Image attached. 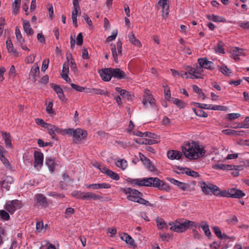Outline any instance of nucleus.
Wrapping results in <instances>:
<instances>
[{
    "label": "nucleus",
    "instance_id": "5fc2aeb1",
    "mask_svg": "<svg viewBox=\"0 0 249 249\" xmlns=\"http://www.w3.org/2000/svg\"><path fill=\"white\" fill-rule=\"evenodd\" d=\"M50 126H53V124H49L48 127L46 128L47 129L49 134L52 137L53 139H54L55 137L54 130L53 127H50Z\"/></svg>",
    "mask_w": 249,
    "mask_h": 249
},
{
    "label": "nucleus",
    "instance_id": "69168bd1",
    "mask_svg": "<svg viewBox=\"0 0 249 249\" xmlns=\"http://www.w3.org/2000/svg\"><path fill=\"white\" fill-rule=\"evenodd\" d=\"M83 43V36L81 33H79L76 37V44L78 46H81Z\"/></svg>",
    "mask_w": 249,
    "mask_h": 249
},
{
    "label": "nucleus",
    "instance_id": "49530a36",
    "mask_svg": "<svg viewBox=\"0 0 249 249\" xmlns=\"http://www.w3.org/2000/svg\"><path fill=\"white\" fill-rule=\"evenodd\" d=\"M142 141L143 142L142 143V144H148L152 145L158 143V141L157 140H153V139H143L142 138Z\"/></svg>",
    "mask_w": 249,
    "mask_h": 249
},
{
    "label": "nucleus",
    "instance_id": "58836bf2",
    "mask_svg": "<svg viewBox=\"0 0 249 249\" xmlns=\"http://www.w3.org/2000/svg\"><path fill=\"white\" fill-rule=\"evenodd\" d=\"M231 166L229 164H217L214 166V168L217 169H221L223 170H231V168H230Z\"/></svg>",
    "mask_w": 249,
    "mask_h": 249
},
{
    "label": "nucleus",
    "instance_id": "4be33fe9",
    "mask_svg": "<svg viewBox=\"0 0 249 249\" xmlns=\"http://www.w3.org/2000/svg\"><path fill=\"white\" fill-rule=\"evenodd\" d=\"M82 199L89 200L91 199L93 200H100L103 198V197L101 196H99L92 193H85L84 196H82Z\"/></svg>",
    "mask_w": 249,
    "mask_h": 249
},
{
    "label": "nucleus",
    "instance_id": "423d86ee",
    "mask_svg": "<svg viewBox=\"0 0 249 249\" xmlns=\"http://www.w3.org/2000/svg\"><path fill=\"white\" fill-rule=\"evenodd\" d=\"M117 49L118 51V53L116 52V45L113 43H111L110 44L111 46V51L112 54V56L113 57L114 61L115 63L118 62V54L119 55H122V44L121 41L119 40L117 43Z\"/></svg>",
    "mask_w": 249,
    "mask_h": 249
},
{
    "label": "nucleus",
    "instance_id": "ddd939ff",
    "mask_svg": "<svg viewBox=\"0 0 249 249\" xmlns=\"http://www.w3.org/2000/svg\"><path fill=\"white\" fill-rule=\"evenodd\" d=\"M102 79L104 81H109L111 78L110 68H105L98 71Z\"/></svg>",
    "mask_w": 249,
    "mask_h": 249
},
{
    "label": "nucleus",
    "instance_id": "a211bd4d",
    "mask_svg": "<svg viewBox=\"0 0 249 249\" xmlns=\"http://www.w3.org/2000/svg\"><path fill=\"white\" fill-rule=\"evenodd\" d=\"M231 197L235 198H241L246 196L245 193L242 190L236 188H230Z\"/></svg>",
    "mask_w": 249,
    "mask_h": 249
},
{
    "label": "nucleus",
    "instance_id": "f03ea898",
    "mask_svg": "<svg viewBox=\"0 0 249 249\" xmlns=\"http://www.w3.org/2000/svg\"><path fill=\"white\" fill-rule=\"evenodd\" d=\"M197 228V223L188 220L178 225H174L171 227L170 230L178 232H182L187 230L189 227Z\"/></svg>",
    "mask_w": 249,
    "mask_h": 249
},
{
    "label": "nucleus",
    "instance_id": "c85d7f7f",
    "mask_svg": "<svg viewBox=\"0 0 249 249\" xmlns=\"http://www.w3.org/2000/svg\"><path fill=\"white\" fill-rule=\"evenodd\" d=\"M204 223L203 225H199L197 224V227H201L205 233V235L208 237L211 236V232L209 229V225L206 222H203Z\"/></svg>",
    "mask_w": 249,
    "mask_h": 249
},
{
    "label": "nucleus",
    "instance_id": "ea45409f",
    "mask_svg": "<svg viewBox=\"0 0 249 249\" xmlns=\"http://www.w3.org/2000/svg\"><path fill=\"white\" fill-rule=\"evenodd\" d=\"M21 0H15L13 4V13L17 14L20 8Z\"/></svg>",
    "mask_w": 249,
    "mask_h": 249
},
{
    "label": "nucleus",
    "instance_id": "37998d69",
    "mask_svg": "<svg viewBox=\"0 0 249 249\" xmlns=\"http://www.w3.org/2000/svg\"><path fill=\"white\" fill-rule=\"evenodd\" d=\"M157 223V226H158L159 229H162L164 228L165 227L167 228V226L166 225L165 222L162 218H157L156 220Z\"/></svg>",
    "mask_w": 249,
    "mask_h": 249
},
{
    "label": "nucleus",
    "instance_id": "0e129e2a",
    "mask_svg": "<svg viewBox=\"0 0 249 249\" xmlns=\"http://www.w3.org/2000/svg\"><path fill=\"white\" fill-rule=\"evenodd\" d=\"M213 232H214L215 234L216 235V236L218 238H219L220 237L222 236V233L221 230H220V229L218 227H217V226L213 227Z\"/></svg>",
    "mask_w": 249,
    "mask_h": 249
},
{
    "label": "nucleus",
    "instance_id": "6e6552de",
    "mask_svg": "<svg viewBox=\"0 0 249 249\" xmlns=\"http://www.w3.org/2000/svg\"><path fill=\"white\" fill-rule=\"evenodd\" d=\"M110 68L111 76L118 79H125L126 75L125 72L119 68Z\"/></svg>",
    "mask_w": 249,
    "mask_h": 249
},
{
    "label": "nucleus",
    "instance_id": "2eb2a0df",
    "mask_svg": "<svg viewBox=\"0 0 249 249\" xmlns=\"http://www.w3.org/2000/svg\"><path fill=\"white\" fill-rule=\"evenodd\" d=\"M88 136L87 131L81 128L75 129L73 137L77 141L85 139Z\"/></svg>",
    "mask_w": 249,
    "mask_h": 249
},
{
    "label": "nucleus",
    "instance_id": "a18cd8bd",
    "mask_svg": "<svg viewBox=\"0 0 249 249\" xmlns=\"http://www.w3.org/2000/svg\"><path fill=\"white\" fill-rule=\"evenodd\" d=\"M185 173L188 176L194 178H197L199 176V174L198 172L191 170L188 168H186V171Z\"/></svg>",
    "mask_w": 249,
    "mask_h": 249
},
{
    "label": "nucleus",
    "instance_id": "2f4dec72",
    "mask_svg": "<svg viewBox=\"0 0 249 249\" xmlns=\"http://www.w3.org/2000/svg\"><path fill=\"white\" fill-rule=\"evenodd\" d=\"M188 71H187L188 74L190 75V77L189 78L191 79H198L201 78V76L196 75L195 74V68H192L191 67L188 66Z\"/></svg>",
    "mask_w": 249,
    "mask_h": 249
},
{
    "label": "nucleus",
    "instance_id": "8fccbe9b",
    "mask_svg": "<svg viewBox=\"0 0 249 249\" xmlns=\"http://www.w3.org/2000/svg\"><path fill=\"white\" fill-rule=\"evenodd\" d=\"M193 90L196 93L201 94L202 97V99L204 100L205 98V94L202 92V89L199 88L196 85H193Z\"/></svg>",
    "mask_w": 249,
    "mask_h": 249
},
{
    "label": "nucleus",
    "instance_id": "c756f323",
    "mask_svg": "<svg viewBox=\"0 0 249 249\" xmlns=\"http://www.w3.org/2000/svg\"><path fill=\"white\" fill-rule=\"evenodd\" d=\"M15 34L18 42L19 45L23 44L25 42L24 38L22 37L19 29L18 27H16L15 30Z\"/></svg>",
    "mask_w": 249,
    "mask_h": 249
},
{
    "label": "nucleus",
    "instance_id": "79ce46f5",
    "mask_svg": "<svg viewBox=\"0 0 249 249\" xmlns=\"http://www.w3.org/2000/svg\"><path fill=\"white\" fill-rule=\"evenodd\" d=\"M171 71L172 72V75L174 76L176 75H178L179 76H181L183 78L186 77V78H188L189 77L188 76V72H184L183 73H180L178 71H177L174 69H171Z\"/></svg>",
    "mask_w": 249,
    "mask_h": 249
},
{
    "label": "nucleus",
    "instance_id": "cd10ccee",
    "mask_svg": "<svg viewBox=\"0 0 249 249\" xmlns=\"http://www.w3.org/2000/svg\"><path fill=\"white\" fill-rule=\"evenodd\" d=\"M207 17L208 19L213 20L214 22H226V21L224 18L215 15H212V16L208 15Z\"/></svg>",
    "mask_w": 249,
    "mask_h": 249
},
{
    "label": "nucleus",
    "instance_id": "13d9d810",
    "mask_svg": "<svg viewBox=\"0 0 249 249\" xmlns=\"http://www.w3.org/2000/svg\"><path fill=\"white\" fill-rule=\"evenodd\" d=\"M233 55L238 56L242 54L243 50L239 47H235L233 50Z\"/></svg>",
    "mask_w": 249,
    "mask_h": 249
},
{
    "label": "nucleus",
    "instance_id": "7c9ffc66",
    "mask_svg": "<svg viewBox=\"0 0 249 249\" xmlns=\"http://www.w3.org/2000/svg\"><path fill=\"white\" fill-rule=\"evenodd\" d=\"M128 38L130 42L134 45L137 47L141 46L140 41L136 38L135 35L132 33L128 36Z\"/></svg>",
    "mask_w": 249,
    "mask_h": 249
},
{
    "label": "nucleus",
    "instance_id": "0eeeda50",
    "mask_svg": "<svg viewBox=\"0 0 249 249\" xmlns=\"http://www.w3.org/2000/svg\"><path fill=\"white\" fill-rule=\"evenodd\" d=\"M166 179L171 183L177 186L178 188L181 189L183 191H192V189L190 188V185L188 183H185L182 182H180L173 178L170 177L166 178Z\"/></svg>",
    "mask_w": 249,
    "mask_h": 249
},
{
    "label": "nucleus",
    "instance_id": "09e8293b",
    "mask_svg": "<svg viewBox=\"0 0 249 249\" xmlns=\"http://www.w3.org/2000/svg\"><path fill=\"white\" fill-rule=\"evenodd\" d=\"M193 104L197 106L200 109H211L212 105H207L204 104H200L199 103H193Z\"/></svg>",
    "mask_w": 249,
    "mask_h": 249
},
{
    "label": "nucleus",
    "instance_id": "4d7b16f0",
    "mask_svg": "<svg viewBox=\"0 0 249 249\" xmlns=\"http://www.w3.org/2000/svg\"><path fill=\"white\" fill-rule=\"evenodd\" d=\"M71 86L73 89H75V90H76L77 91L82 92L85 89L84 87H81L80 86H79L78 85H76V84H75L73 83L71 84Z\"/></svg>",
    "mask_w": 249,
    "mask_h": 249
},
{
    "label": "nucleus",
    "instance_id": "72a5a7b5",
    "mask_svg": "<svg viewBox=\"0 0 249 249\" xmlns=\"http://www.w3.org/2000/svg\"><path fill=\"white\" fill-rule=\"evenodd\" d=\"M90 92L96 94L104 95L107 96H108L109 94V92L108 91H105L100 89H92Z\"/></svg>",
    "mask_w": 249,
    "mask_h": 249
},
{
    "label": "nucleus",
    "instance_id": "bb28decb",
    "mask_svg": "<svg viewBox=\"0 0 249 249\" xmlns=\"http://www.w3.org/2000/svg\"><path fill=\"white\" fill-rule=\"evenodd\" d=\"M46 164L48 167L49 170L53 172L54 170V160L51 157H47L46 158Z\"/></svg>",
    "mask_w": 249,
    "mask_h": 249
},
{
    "label": "nucleus",
    "instance_id": "e2e57ef3",
    "mask_svg": "<svg viewBox=\"0 0 249 249\" xmlns=\"http://www.w3.org/2000/svg\"><path fill=\"white\" fill-rule=\"evenodd\" d=\"M51 88L53 89L54 90V91L56 92V94L60 92L62 90V88L60 87V86L58 85H56L53 83L51 84Z\"/></svg>",
    "mask_w": 249,
    "mask_h": 249
},
{
    "label": "nucleus",
    "instance_id": "f257e3e1",
    "mask_svg": "<svg viewBox=\"0 0 249 249\" xmlns=\"http://www.w3.org/2000/svg\"><path fill=\"white\" fill-rule=\"evenodd\" d=\"M182 151L185 157L190 160H196L204 156L205 151L200 147L198 142L193 141L182 146Z\"/></svg>",
    "mask_w": 249,
    "mask_h": 249
},
{
    "label": "nucleus",
    "instance_id": "bf43d9fd",
    "mask_svg": "<svg viewBox=\"0 0 249 249\" xmlns=\"http://www.w3.org/2000/svg\"><path fill=\"white\" fill-rule=\"evenodd\" d=\"M215 51L216 52L220 53H225L224 49L223 47V45H222V42L220 41L218 43L217 46L215 49Z\"/></svg>",
    "mask_w": 249,
    "mask_h": 249
},
{
    "label": "nucleus",
    "instance_id": "7ed1b4c3",
    "mask_svg": "<svg viewBox=\"0 0 249 249\" xmlns=\"http://www.w3.org/2000/svg\"><path fill=\"white\" fill-rule=\"evenodd\" d=\"M22 207L21 201L18 199L9 200L4 205V209L10 214H12L17 209H19Z\"/></svg>",
    "mask_w": 249,
    "mask_h": 249
},
{
    "label": "nucleus",
    "instance_id": "473e14b6",
    "mask_svg": "<svg viewBox=\"0 0 249 249\" xmlns=\"http://www.w3.org/2000/svg\"><path fill=\"white\" fill-rule=\"evenodd\" d=\"M172 101L173 104L176 105L179 108H183L186 105V104L182 101L178 99L173 98Z\"/></svg>",
    "mask_w": 249,
    "mask_h": 249
},
{
    "label": "nucleus",
    "instance_id": "e433bc0d",
    "mask_svg": "<svg viewBox=\"0 0 249 249\" xmlns=\"http://www.w3.org/2000/svg\"><path fill=\"white\" fill-rule=\"evenodd\" d=\"M193 110L196 115L197 116L204 118L208 117V114L200 109H196V108H193Z\"/></svg>",
    "mask_w": 249,
    "mask_h": 249
},
{
    "label": "nucleus",
    "instance_id": "aec40b11",
    "mask_svg": "<svg viewBox=\"0 0 249 249\" xmlns=\"http://www.w3.org/2000/svg\"><path fill=\"white\" fill-rule=\"evenodd\" d=\"M167 156L171 160H179L182 157V153L178 151L169 150L167 153Z\"/></svg>",
    "mask_w": 249,
    "mask_h": 249
},
{
    "label": "nucleus",
    "instance_id": "b1692460",
    "mask_svg": "<svg viewBox=\"0 0 249 249\" xmlns=\"http://www.w3.org/2000/svg\"><path fill=\"white\" fill-rule=\"evenodd\" d=\"M89 188H92L93 189H98L99 188L107 189L111 187V185L108 183H103L98 184H91L87 187Z\"/></svg>",
    "mask_w": 249,
    "mask_h": 249
},
{
    "label": "nucleus",
    "instance_id": "c9c22d12",
    "mask_svg": "<svg viewBox=\"0 0 249 249\" xmlns=\"http://www.w3.org/2000/svg\"><path fill=\"white\" fill-rule=\"evenodd\" d=\"M116 165L119 168H122V169H125L127 166V162L126 160L124 159L118 160L117 162H116Z\"/></svg>",
    "mask_w": 249,
    "mask_h": 249
},
{
    "label": "nucleus",
    "instance_id": "f8f14e48",
    "mask_svg": "<svg viewBox=\"0 0 249 249\" xmlns=\"http://www.w3.org/2000/svg\"><path fill=\"white\" fill-rule=\"evenodd\" d=\"M39 68L37 64L34 65L30 70V72L29 73V77L30 78L32 79V80L35 82L36 81V79L39 76Z\"/></svg>",
    "mask_w": 249,
    "mask_h": 249
},
{
    "label": "nucleus",
    "instance_id": "6ab92c4d",
    "mask_svg": "<svg viewBox=\"0 0 249 249\" xmlns=\"http://www.w3.org/2000/svg\"><path fill=\"white\" fill-rule=\"evenodd\" d=\"M6 45L8 53H11L15 56H18L19 55L18 52L14 49L13 43L10 37L7 38L6 41Z\"/></svg>",
    "mask_w": 249,
    "mask_h": 249
},
{
    "label": "nucleus",
    "instance_id": "20e7f679",
    "mask_svg": "<svg viewBox=\"0 0 249 249\" xmlns=\"http://www.w3.org/2000/svg\"><path fill=\"white\" fill-rule=\"evenodd\" d=\"M122 191L125 194H128L126 197L130 201L135 202L140 196H143V194L137 190L131 188H124Z\"/></svg>",
    "mask_w": 249,
    "mask_h": 249
},
{
    "label": "nucleus",
    "instance_id": "a878e982",
    "mask_svg": "<svg viewBox=\"0 0 249 249\" xmlns=\"http://www.w3.org/2000/svg\"><path fill=\"white\" fill-rule=\"evenodd\" d=\"M23 27L24 32L29 35H32L34 34V30L31 27L29 21L23 20Z\"/></svg>",
    "mask_w": 249,
    "mask_h": 249
},
{
    "label": "nucleus",
    "instance_id": "a19ab883",
    "mask_svg": "<svg viewBox=\"0 0 249 249\" xmlns=\"http://www.w3.org/2000/svg\"><path fill=\"white\" fill-rule=\"evenodd\" d=\"M211 192H212V193L215 196H220V192L221 190L216 185H214L213 184L212 185H211Z\"/></svg>",
    "mask_w": 249,
    "mask_h": 249
},
{
    "label": "nucleus",
    "instance_id": "de8ad7c7",
    "mask_svg": "<svg viewBox=\"0 0 249 249\" xmlns=\"http://www.w3.org/2000/svg\"><path fill=\"white\" fill-rule=\"evenodd\" d=\"M0 218L4 220H8L10 219V215L6 211L0 210Z\"/></svg>",
    "mask_w": 249,
    "mask_h": 249
},
{
    "label": "nucleus",
    "instance_id": "3c124183",
    "mask_svg": "<svg viewBox=\"0 0 249 249\" xmlns=\"http://www.w3.org/2000/svg\"><path fill=\"white\" fill-rule=\"evenodd\" d=\"M35 122L37 125H41L42 127L45 128L47 127L49 124L45 123L43 120L39 118L36 119Z\"/></svg>",
    "mask_w": 249,
    "mask_h": 249
},
{
    "label": "nucleus",
    "instance_id": "5701e85b",
    "mask_svg": "<svg viewBox=\"0 0 249 249\" xmlns=\"http://www.w3.org/2000/svg\"><path fill=\"white\" fill-rule=\"evenodd\" d=\"M200 183L202 192L205 195H209L210 194V191H211V185H212L213 184L209 183L208 184H207L204 181H202Z\"/></svg>",
    "mask_w": 249,
    "mask_h": 249
},
{
    "label": "nucleus",
    "instance_id": "4468645a",
    "mask_svg": "<svg viewBox=\"0 0 249 249\" xmlns=\"http://www.w3.org/2000/svg\"><path fill=\"white\" fill-rule=\"evenodd\" d=\"M35 199L36 203L43 208H46L48 205L47 199L42 194H38L36 195Z\"/></svg>",
    "mask_w": 249,
    "mask_h": 249
},
{
    "label": "nucleus",
    "instance_id": "dca6fc26",
    "mask_svg": "<svg viewBox=\"0 0 249 249\" xmlns=\"http://www.w3.org/2000/svg\"><path fill=\"white\" fill-rule=\"evenodd\" d=\"M34 167L36 168L37 165L40 167L43 162V154L41 152L38 151H35L34 152Z\"/></svg>",
    "mask_w": 249,
    "mask_h": 249
},
{
    "label": "nucleus",
    "instance_id": "c03bdc74",
    "mask_svg": "<svg viewBox=\"0 0 249 249\" xmlns=\"http://www.w3.org/2000/svg\"><path fill=\"white\" fill-rule=\"evenodd\" d=\"M142 196H140L135 202L139 203L140 204H142L146 206H153V204L149 203L147 200H145L144 199L142 198Z\"/></svg>",
    "mask_w": 249,
    "mask_h": 249
},
{
    "label": "nucleus",
    "instance_id": "393cba45",
    "mask_svg": "<svg viewBox=\"0 0 249 249\" xmlns=\"http://www.w3.org/2000/svg\"><path fill=\"white\" fill-rule=\"evenodd\" d=\"M127 180L130 183L138 186H144V185H145L144 182V178L136 179L128 178Z\"/></svg>",
    "mask_w": 249,
    "mask_h": 249
},
{
    "label": "nucleus",
    "instance_id": "39448f33",
    "mask_svg": "<svg viewBox=\"0 0 249 249\" xmlns=\"http://www.w3.org/2000/svg\"><path fill=\"white\" fill-rule=\"evenodd\" d=\"M151 187L157 188L160 190L165 191L167 192H169L170 190V186L168 184L156 177H151Z\"/></svg>",
    "mask_w": 249,
    "mask_h": 249
},
{
    "label": "nucleus",
    "instance_id": "4c0bfd02",
    "mask_svg": "<svg viewBox=\"0 0 249 249\" xmlns=\"http://www.w3.org/2000/svg\"><path fill=\"white\" fill-rule=\"evenodd\" d=\"M107 175L115 180H118L120 179V177L118 174L109 169L108 171H107Z\"/></svg>",
    "mask_w": 249,
    "mask_h": 249
},
{
    "label": "nucleus",
    "instance_id": "9d476101",
    "mask_svg": "<svg viewBox=\"0 0 249 249\" xmlns=\"http://www.w3.org/2000/svg\"><path fill=\"white\" fill-rule=\"evenodd\" d=\"M148 102L153 107H155L156 111L158 110V108L157 107V106L156 105L155 102V99L153 97V96L151 94H148V93H145L144 96V98L142 100V104L145 107H147Z\"/></svg>",
    "mask_w": 249,
    "mask_h": 249
},
{
    "label": "nucleus",
    "instance_id": "1a4fd4ad",
    "mask_svg": "<svg viewBox=\"0 0 249 249\" xmlns=\"http://www.w3.org/2000/svg\"><path fill=\"white\" fill-rule=\"evenodd\" d=\"M139 157L140 160L143 162V164L146 166L148 170L152 172L156 171V167L151 163V162L149 159L146 158L141 153H139Z\"/></svg>",
    "mask_w": 249,
    "mask_h": 249
},
{
    "label": "nucleus",
    "instance_id": "412c9836",
    "mask_svg": "<svg viewBox=\"0 0 249 249\" xmlns=\"http://www.w3.org/2000/svg\"><path fill=\"white\" fill-rule=\"evenodd\" d=\"M121 238L122 240L125 241L126 244L130 245L133 248H136L137 245L135 243L134 240L128 234L124 233L123 235Z\"/></svg>",
    "mask_w": 249,
    "mask_h": 249
},
{
    "label": "nucleus",
    "instance_id": "603ef678",
    "mask_svg": "<svg viewBox=\"0 0 249 249\" xmlns=\"http://www.w3.org/2000/svg\"><path fill=\"white\" fill-rule=\"evenodd\" d=\"M67 59V62L64 63L63 65V69H62V72L63 73H68L69 71V58L68 56L66 57Z\"/></svg>",
    "mask_w": 249,
    "mask_h": 249
},
{
    "label": "nucleus",
    "instance_id": "774afa93",
    "mask_svg": "<svg viewBox=\"0 0 249 249\" xmlns=\"http://www.w3.org/2000/svg\"><path fill=\"white\" fill-rule=\"evenodd\" d=\"M238 24L240 27L244 29H249V21L245 22H239Z\"/></svg>",
    "mask_w": 249,
    "mask_h": 249
},
{
    "label": "nucleus",
    "instance_id": "f3484780",
    "mask_svg": "<svg viewBox=\"0 0 249 249\" xmlns=\"http://www.w3.org/2000/svg\"><path fill=\"white\" fill-rule=\"evenodd\" d=\"M14 181V180L13 177L11 176H7L4 179L0 182V184L2 188L5 189L7 191H9L10 188V185L13 183Z\"/></svg>",
    "mask_w": 249,
    "mask_h": 249
},
{
    "label": "nucleus",
    "instance_id": "6e6d98bb",
    "mask_svg": "<svg viewBox=\"0 0 249 249\" xmlns=\"http://www.w3.org/2000/svg\"><path fill=\"white\" fill-rule=\"evenodd\" d=\"M165 92V98L166 100L169 101L171 98V92L168 86H163Z\"/></svg>",
    "mask_w": 249,
    "mask_h": 249
},
{
    "label": "nucleus",
    "instance_id": "864d4df0",
    "mask_svg": "<svg viewBox=\"0 0 249 249\" xmlns=\"http://www.w3.org/2000/svg\"><path fill=\"white\" fill-rule=\"evenodd\" d=\"M53 101H50L49 103V104L47 107V108H46V111L48 113L50 114H55V111L53 109Z\"/></svg>",
    "mask_w": 249,
    "mask_h": 249
},
{
    "label": "nucleus",
    "instance_id": "680f3d73",
    "mask_svg": "<svg viewBox=\"0 0 249 249\" xmlns=\"http://www.w3.org/2000/svg\"><path fill=\"white\" fill-rule=\"evenodd\" d=\"M220 193V196L222 197H231V194H230V188L228 189V190H221Z\"/></svg>",
    "mask_w": 249,
    "mask_h": 249
},
{
    "label": "nucleus",
    "instance_id": "338daca9",
    "mask_svg": "<svg viewBox=\"0 0 249 249\" xmlns=\"http://www.w3.org/2000/svg\"><path fill=\"white\" fill-rule=\"evenodd\" d=\"M0 159L1 161L3 162V164L7 167H9L10 164L8 160L5 158L3 154L2 155H0Z\"/></svg>",
    "mask_w": 249,
    "mask_h": 249
},
{
    "label": "nucleus",
    "instance_id": "9b49d317",
    "mask_svg": "<svg viewBox=\"0 0 249 249\" xmlns=\"http://www.w3.org/2000/svg\"><path fill=\"white\" fill-rule=\"evenodd\" d=\"M197 61L199 66L203 68L210 70H213L214 69L213 63L212 61H208L206 57L198 58Z\"/></svg>",
    "mask_w": 249,
    "mask_h": 249
},
{
    "label": "nucleus",
    "instance_id": "f704fd0d",
    "mask_svg": "<svg viewBox=\"0 0 249 249\" xmlns=\"http://www.w3.org/2000/svg\"><path fill=\"white\" fill-rule=\"evenodd\" d=\"M218 70L221 72L222 73L224 74L225 75H229V73H231V71L228 68V67L225 65H223L222 66H217Z\"/></svg>",
    "mask_w": 249,
    "mask_h": 249
},
{
    "label": "nucleus",
    "instance_id": "052dcab7",
    "mask_svg": "<svg viewBox=\"0 0 249 249\" xmlns=\"http://www.w3.org/2000/svg\"><path fill=\"white\" fill-rule=\"evenodd\" d=\"M211 109L214 110H227V107L223 106L215 105L211 107Z\"/></svg>",
    "mask_w": 249,
    "mask_h": 249
}]
</instances>
